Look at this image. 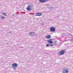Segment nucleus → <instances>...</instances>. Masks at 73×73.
<instances>
[{"instance_id": "nucleus-1", "label": "nucleus", "mask_w": 73, "mask_h": 73, "mask_svg": "<svg viewBox=\"0 0 73 73\" xmlns=\"http://www.w3.org/2000/svg\"><path fill=\"white\" fill-rule=\"evenodd\" d=\"M66 52L65 50L64 49L61 50L60 52H58V55H63L65 54V52Z\"/></svg>"}, {"instance_id": "nucleus-2", "label": "nucleus", "mask_w": 73, "mask_h": 73, "mask_svg": "<svg viewBox=\"0 0 73 73\" xmlns=\"http://www.w3.org/2000/svg\"><path fill=\"white\" fill-rule=\"evenodd\" d=\"M18 66V64L16 63H13L12 64V66L13 67L12 68L14 69V70H16V68Z\"/></svg>"}, {"instance_id": "nucleus-3", "label": "nucleus", "mask_w": 73, "mask_h": 73, "mask_svg": "<svg viewBox=\"0 0 73 73\" xmlns=\"http://www.w3.org/2000/svg\"><path fill=\"white\" fill-rule=\"evenodd\" d=\"M27 9L28 11H30L31 10H32V7L30 5H29L28 6V7L27 8Z\"/></svg>"}, {"instance_id": "nucleus-4", "label": "nucleus", "mask_w": 73, "mask_h": 73, "mask_svg": "<svg viewBox=\"0 0 73 73\" xmlns=\"http://www.w3.org/2000/svg\"><path fill=\"white\" fill-rule=\"evenodd\" d=\"M39 1L40 3H44L48 1V0H39Z\"/></svg>"}, {"instance_id": "nucleus-5", "label": "nucleus", "mask_w": 73, "mask_h": 73, "mask_svg": "<svg viewBox=\"0 0 73 73\" xmlns=\"http://www.w3.org/2000/svg\"><path fill=\"white\" fill-rule=\"evenodd\" d=\"M63 70V71H62L63 73H68L69 72V71L67 70L66 68H64Z\"/></svg>"}, {"instance_id": "nucleus-6", "label": "nucleus", "mask_w": 73, "mask_h": 73, "mask_svg": "<svg viewBox=\"0 0 73 73\" xmlns=\"http://www.w3.org/2000/svg\"><path fill=\"white\" fill-rule=\"evenodd\" d=\"M50 30L51 32H54L55 31H56V29L54 27H51L50 28Z\"/></svg>"}, {"instance_id": "nucleus-7", "label": "nucleus", "mask_w": 73, "mask_h": 73, "mask_svg": "<svg viewBox=\"0 0 73 73\" xmlns=\"http://www.w3.org/2000/svg\"><path fill=\"white\" fill-rule=\"evenodd\" d=\"M36 16H40L42 15V13H38L36 14Z\"/></svg>"}, {"instance_id": "nucleus-8", "label": "nucleus", "mask_w": 73, "mask_h": 73, "mask_svg": "<svg viewBox=\"0 0 73 73\" xmlns=\"http://www.w3.org/2000/svg\"><path fill=\"white\" fill-rule=\"evenodd\" d=\"M46 38L47 39H49V38H51V36L50 35H47L46 36Z\"/></svg>"}, {"instance_id": "nucleus-9", "label": "nucleus", "mask_w": 73, "mask_h": 73, "mask_svg": "<svg viewBox=\"0 0 73 73\" xmlns=\"http://www.w3.org/2000/svg\"><path fill=\"white\" fill-rule=\"evenodd\" d=\"M35 33L33 32H31L29 33V35L30 36H34V35H33L32 34H34Z\"/></svg>"}, {"instance_id": "nucleus-10", "label": "nucleus", "mask_w": 73, "mask_h": 73, "mask_svg": "<svg viewBox=\"0 0 73 73\" xmlns=\"http://www.w3.org/2000/svg\"><path fill=\"white\" fill-rule=\"evenodd\" d=\"M52 40H53L52 39H50L49 40H47V42H48L50 43L51 41H52Z\"/></svg>"}, {"instance_id": "nucleus-11", "label": "nucleus", "mask_w": 73, "mask_h": 73, "mask_svg": "<svg viewBox=\"0 0 73 73\" xmlns=\"http://www.w3.org/2000/svg\"><path fill=\"white\" fill-rule=\"evenodd\" d=\"M0 18H1L2 19H3V20H4L5 18L3 16H1Z\"/></svg>"}, {"instance_id": "nucleus-12", "label": "nucleus", "mask_w": 73, "mask_h": 73, "mask_svg": "<svg viewBox=\"0 0 73 73\" xmlns=\"http://www.w3.org/2000/svg\"><path fill=\"white\" fill-rule=\"evenodd\" d=\"M2 14L3 15L5 16H7V13H2Z\"/></svg>"}, {"instance_id": "nucleus-13", "label": "nucleus", "mask_w": 73, "mask_h": 73, "mask_svg": "<svg viewBox=\"0 0 73 73\" xmlns=\"http://www.w3.org/2000/svg\"><path fill=\"white\" fill-rule=\"evenodd\" d=\"M69 41L71 42H73V38L70 39Z\"/></svg>"}, {"instance_id": "nucleus-14", "label": "nucleus", "mask_w": 73, "mask_h": 73, "mask_svg": "<svg viewBox=\"0 0 73 73\" xmlns=\"http://www.w3.org/2000/svg\"><path fill=\"white\" fill-rule=\"evenodd\" d=\"M53 42L52 40L50 42L49 44V45H50V44H53Z\"/></svg>"}, {"instance_id": "nucleus-15", "label": "nucleus", "mask_w": 73, "mask_h": 73, "mask_svg": "<svg viewBox=\"0 0 73 73\" xmlns=\"http://www.w3.org/2000/svg\"><path fill=\"white\" fill-rule=\"evenodd\" d=\"M49 43L48 44H47L46 45V46L48 47V46H49Z\"/></svg>"}, {"instance_id": "nucleus-16", "label": "nucleus", "mask_w": 73, "mask_h": 73, "mask_svg": "<svg viewBox=\"0 0 73 73\" xmlns=\"http://www.w3.org/2000/svg\"><path fill=\"white\" fill-rule=\"evenodd\" d=\"M50 45V46H53V44H50V45Z\"/></svg>"}, {"instance_id": "nucleus-17", "label": "nucleus", "mask_w": 73, "mask_h": 73, "mask_svg": "<svg viewBox=\"0 0 73 73\" xmlns=\"http://www.w3.org/2000/svg\"><path fill=\"white\" fill-rule=\"evenodd\" d=\"M57 42V41L56 40V41H55L54 43H56V42Z\"/></svg>"}, {"instance_id": "nucleus-18", "label": "nucleus", "mask_w": 73, "mask_h": 73, "mask_svg": "<svg viewBox=\"0 0 73 73\" xmlns=\"http://www.w3.org/2000/svg\"><path fill=\"white\" fill-rule=\"evenodd\" d=\"M14 15H15V14H13V16H14Z\"/></svg>"}, {"instance_id": "nucleus-19", "label": "nucleus", "mask_w": 73, "mask_h": 73, "mask_svg": "<svg viewBox=\"0 0 73 73\" xmlns=\"http://www.w3.org/2000/svg\"><path fill=\"white\" fill-rule=\"evenodd\" d=\"M55 44H57V43L56 42H55Z\"/></svg>"}, {"instance_id": "nucleus-20", "label": "nucleus", "mask_w": 73, "mask_h": 73, "mask_svg": "<svg viewBox=\"0 0 73 73\" xmlns=\"http://www.w3.org/2000/svg\"><path fill=\"white\" fill-rule=\"evenodd\" d=\"M10 33H12V32H11V31H10Z\"/></svg>"}, {"instance_id": "nucleus-21", "label": "nucleus", "mask_w": 73, "mask_h": 73, "mask_svg": "<svg viewBox=\"0 0 73 73\" xmlns=\"http://www.w3.org/2000/svg\"><path fill=\"white\" fill-rule=\"evenodd\" d=\"M69 28H70V27L69 26Z\"/></svg>"}]
</instances>
